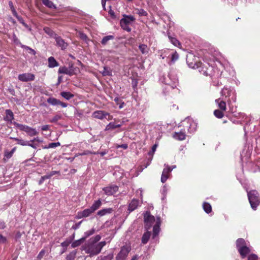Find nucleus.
Instances as JSON below:
<instances>
[{
    "label": "nucleus",
    "instance_id": "obj_8",
    "mask_svg": "<svg viewBox=\"0 0 260 260\" xmlns=\"http://www.w3.org/2000/svg\"><path fill=\"white\" fill-rule=\"evenodd\" d=\"M131 251V248L124 246L121 247L120 252L116 257V260H125Z\"/></svg>",
    "mask_w": 260,
    "mask_h": 260
},
{
    "label": "nucleus",
    "instance_id": "obj_1",
    "mask_svg": "<svg viewBox=\"0 0 260 260\" xmlns=\"http://www.w3.org/2000/svg\"><path fill=\"white\" fill-rule=\"evenodd\" d=\"M106 244V242L105 241H102L98 243L88 242L85 246L84 250L86 253L89 254V256L92 257L100 253L102 249Z\"/></svg>",
    "mask_w": 260,
    "mask_h": 260
},
{
    "label": "nucleus",
    "instance_id": "obj_58",
    "mask_svg": "<svg viewBox=\"0 0 260 260\" xmlns=\"http://www.w3.org/2000/svg\"><path fill=\"white\" fill-rule=\"evenodd\" d=\"M59 174V172L56 171H52L48 173L50 178L55 174Z\"/></svg>",
    "mask_w": 260,
    "mask_h": 260
},
{
    "label": "nucleus",
    "instance_id": "obj_13",
    "mask_svg": "<svg viewBox=\"0 0 260 260\" xmlns=\"http://www.w3.org/2000/svg\"><path fill=\"white\" fill-rule=\"evenodd\" d=\"M92 116L94 118L99 119H103L104 118H106L107 116H109L110 117V114L104 111L98 110L94 112L92 114Z\"/></svg>",
    "mask_w": 260,
    "mask_h": 260
},
{
    "label": "nucleus",
    "instance_id": "obj_2",
    "mask_svg": "<svg viewBox=\"0 0 260 260\" xmlns=\"http://www.w3.org/2000/svg\"><path fill=\"white\" fill-rule=\"evenodd\" d=\"M192 57L193 56L192 54L187 56L186 61L188 66L192 69H199V72L205 76L210 75V74L209 73V69H208L206 66L203 64L202 62L197 61L193 62L190 61Z\"/></svg>",
    "mask_w": 260,
    "mask_h": 260
},
{
    "label": "nucleus",
    "instance_id": "obj_19",
    "mask_svg": "<svg viewBox=\"0 0 260 260\" xmlns=\"http://www.w3.org/2000/svg\"><path fill=\"white\" fill-rule=\"evenodd\" d=\"M6 116L4 117V120L6 121L12 122V120L14 119V114L12 110L10 109H7L5 111Z\"/></svg>",
    "mask_w": 260,
    "mask_h": 260
},
{
    "label": "nucleus",
    "instance_id": "obj_5",
    "mask_svg": "<svg viewBox=\"0 0 260 260\" xmlns=\"http://www.w3.org/2000/svg\"><path fill=\"white\" fill-rule=\"evenodd\" d=\"M15 125L21 131L25 132L30 136H36L38 134L37 131L30 127H29L25 125H23L17 122H14Z\"/></svg>",
    "mask_w": 260,
    "mask_h": 260
},
{
    "label": "nucleus",
    "instance_id": "obj_61",
    "mask_svg": "<svg viewBox=\"0 0 260 260\" xmlns=\"http://www.w3.org/2000/svg\"><path fill=\"white\" fill-rule=\"evenodd\" d=\"M6 228V224L3 220H0V229H4Z\"/></svg>",
    "mask_w": 260,
    "mask_h": 260
},
{
    "label": "nucleus",
    "instance_id": "obj_3",
    "mask_svg": "<svg viewBox=\"0 0 260 260\" xmlns=\"http://www.w3.org/2000/svg\"><path fill=\"white\" fill-rule=\"evenodd\" d=\"M247 195L251 208L254 210H256L260 204L258 192L256 190H252L248 192Z\"/></svg>",
    "mask_w": 260,
    "mask_h": 260
},
{
    "label": "nucleus",
    "instance_id": "obj_35",
    "mask_svg": "<svg viewBox=\"0 0 260 260\" xmlns=\"http://www.w3.org/2000/svg\"><path fill=\"white\" fill-rule=\"evenodd\" d=\"M85 241V238H81L79 240L74 241L71 245L72 248H75L80 245Z\"/></svg>",
    "mask_w": 260,
    "mask_h": 260
},
{
    "label": "nucleus",
    "instance_id": "obj_44",
    "mask_svg": "<svg viewBox=\"0 0 260 260\" xmlns=\"http://www.w3.org/2000/svg\"><path fill=\"white\" fill-rule=\"evenodd\" d=\"M101 237L100 235H96L94 237L91 238L89 241V242L93 243H97V242L100 241L101 239Z\"/></svg>",
    "mask_w": 260,
    "mask_h": 260
},
{
    "label": "nucleus",
    "instance_id": "obj_30",
    "mask_svg": "<svg viewBox=\"0 0 260 260\" xmlns=\"http://www.w3.org/2000/svg\"><path fill=\"white\" fill-rule=\"evenodd\" d=\"M11 139H13L17 142V143L18 144H19L22 146H27V144H28L27 141H24L22 139L18 138H13L11 137Z\"/></svg>",
    "mask_w": 260,
    "mask_h": 260
},
{
    "label": "nucleus",
    "instance_id": "obj_26",
    "mask_svg": "<svg viewBox=\"0 0 260 260\" xmlns=\"http://www.w3.org/2000/svg\"><path fill=\"white\" fill-rule=\"evenodd\" d=\"M150 236H151V233L150 232H145L142 236V243L143 244H146L148 242V241L150 237Z\"/></svg>",
    "mask_w": 260,
    "mask_h": 260
},
{
    "label": "nucleus",
    "instance_id": "obj_41",
    "mask_svg": "<svg viewBox=\"0 0 260 260\" xmlns=\"http://www.w3.org/2000/svg\"><path fill=\"white\" fill-rule=\"evenodd\" d=\"M60 145V144L59 142L50 143L48 144V146H45V147H44V149L55 148L57 146H59Z\"/></svg>",
    "mask_w": 260,
    "mask_h": 260
},
{
    "label": "nucleus",
    "instance_id": "obj_29",
    "mask_svg": "<svg viewBox=\"0 0 260 260\" xmlns=\"http://www.w3.org/2000/svg\"><path fill=\"white\" fill-rule=\"evenodd\" d=\"M121 126V124H115L114 123L110 122L106 126L105 131L113 129L116 128L120 127Z\"/></svg>",
    "mask_w": 260,
    "mask_h": 260
},
{
    "label": "nucleus",
    "instance_id": "obj_33",
    "mask_svg": "<svg viewBox=\"0 0 260 260\" xmlns=\"http://www.w3.org/2000/svg\"><path fill=\"white\" fill-rule=\"evenodd\" d=\"M112 211L111 208H107L101 210L98 212V215L102 216L106 215L107 213H110Z\"/></svg>",
    "mask_w": 260,
    "mask_h": 260
},
{
    "label": "nucleus",
    "instance_id": "obj_21",
    "mask_svg": "<svg viewBox=\"0 0 260 260\" xmlns=\"http://www.w3.org/2000/svg\"><path fill=\"white\" fill-rule=\"evenodd\" d=\"M48 67L50 68H53L59 66L58 62L56 60L54 57L51 56L48 58Z\"/></svg>",
    "mask_w": 260,
    "mask_h": 260
},
{
    "label": "nucleus",
    "instance_id": "obj_11",
    "mask_svg": "<svg viewBox=\"0 0 260 260\" xmlns=\"http://www.w3.org/2000/svg\"><path fill=\"white\" fill-rule=\"evenodd\" d=\"M18 79L22 82L33 81L35 79V75L31 73H24L19 75Z\"/></svg>",
    "mask_w": 260,
    "mask_h": 260
},
{
    "label": "nucleus",
    "instance_id": "obj_16",
    "mask_svg": "<svg viewBox=\"0 0 260 260\" xmlns=\"http://www.w3.org/2000/svg\"><path fill=\"white\" fill-rule=\"evenodd\" d=\"M173 137L178 140L182 141L185 139V129H181L179 132H175L173 135Z\"/></svg>",
    "mask_w": 260,
    "mask_h": 260
},
{
    "label": "nucleus",
    "instance_id": "obj_59",
    "mask_svg": "<svg viewBox=\"0 0 260 260\" xmlns=\"http://www.w3.org/2000/svg\"><path fill=\"white\" fill-rule=\"evenodd\" d=\"M44 254H45V250H41L38 255V258L39 259H41V258H42L43 257Z\"/></svg>",
    "mask_w": 260,
    "mask_h": 260
},
{
    "label": "nucleus",
    "instance_id": "obj_46",
    "mask_svg": "<svg viewBox=\"0 0 260 260\" xmlns=\"http://www.w3.org/2000/svg\"><path fill=\"white\" fill-rule=\"evenodd\" d=\"M179 58V55L177 52H174L171 55V62H174Z\"/></svg>",
    "mask_w": 260,
    "mask_h": 260
},
{
    "label": "nucleus",
    "instance_id": "obj_25",
    "mask_svg": "<svg viewBox=\"0 0 260 260\" xmlns=\"http://www.w3.org/2000/svg\"><path fill=\"white\" fill-rule=\"evenodd\" d=\"M44 30L46 34L54 39H55V38L57 36L55 32L48 27H45L44 28Z\"/></svg>",
    "mask_w": 260,
    "mask_h": 260
},
{
    "label": "nucleus",
    "instance_id": "obj_42",
    "mask_svg": "<svg viewBox=\"0 0 260 260\" xmlns=\"http://www.w3.org/2000/svg\"><path fill=\"white\" fill-rule=\"evenodd\" d=\"M214 114L218 118H221L224 116L222 111L219 110H215L214 111Z\"/></svg>",
    "mask_w": 260,
    "mask_h": 260
},
{
    "label": "nucleus",
    "instance_id": "obj_17",
    "mask_svg": "<svg viewBox=\"0 0 260 260\" xmlns=\"http://www.w3.org/2000/svg\"><path fill=\"white\" fill-rule=\"evenodd\" d=\"M139 204V201L138 200L133 199L129 204L128 210L129 212H132L138 208Z\"/></svg>",
    "mask_w": 260,
    "mask_h": 260
},
{
    "label": "nucleus",
    "instance_id": "obj_60",
    "mask_svg": "<svg viewBox=\"0 0 260 260\" xmlns=\"http://www.w3.org/2000/svg\"><path fill=\"white\" fill-rule=\"evenodd\" d=\"M28 144H27V146H30L31 147L36 149L37 148V145L33 143V142L27 141Z\"/></svg>",
    "mask_w": 260,
    "mask_h": 260
},
{
    "label": "nucleus",
    "instance_id": "obj_57",
    "mask_svg": "<svg viewBox=\"0 0 260 260\" xmlns=\"http://www.w3.org/2000/svg\"><path fill=\"white\" fill-rule=\"evenodd\" d=\"M157 145L154 144L152 147V151L149 152V155H152L156 150Z\"/></svg>",
    "mask_w": 260,
    "mask_h": 260
},
{
    "label": "nucleus",
    "instance_id": "obj_36",
    "mask_svg": "<svg viewBox=\"0 0 260 260\" xmlns=\"http://www.w3.org/2000/svg\"><path fill=\"white\" fill-rule=\"evenodd\" d=\"M139 48L142 54H146L148 53L149 49L147 46L145 44L140 45L139 46Z\"/></svg>",
    "mask_w": 260,
    "mask_h": 260
},
{
    "label": "nucleus",
    "instance_id": "obj_10",
    "mask_svg": "<svg viewBox=\"0 0 260 260\" xmlns=\"http://www.w3.org/2000/svg\"><path fill=\"white\" fill-rule=\"evenodd\" d=\"M54 39L56 42V45L58 47H60L62 50L67 49L68 46V44L65 41L61 38V37L57 35Z\"/></svg>",
    "mask_w": 260,
    "mask_h": 260
},
{
    "label": "nucleus",
    "instance_id": "obj_9",
    "mask_svg": "<svg viewBox=\"0 0 260 260\" xmlns=\"http://www.w3.org/2000/svg\"><path fill=\"white\" fill-rule=\"evenodd\" d=\"M165 168L164 169L161 176V182L165 183L169 177L170 173L172 171V169L167 165L165 164Z\"/></svg>",
    "mask_w": 260,
    "mask_h": 260
},
{
    "label": "nucleus",
    "instance_id": "obj_49",
    "mask_svg": "<svg viewBox=\"0 0 260 260\" xmlns=\"http://www.w3.org/2000/svg\"><path fill=\"white\" fill-rule=\"evenodd\" d=\"M61 118V115H56L50 121L51 122L55 123L58 120H60Z\"/></svg>",
    "mask_w": 260,
    "mask_h": 260
},
{
    "label": "nucleus",
    "instance_id": "obj_23",
    "mask_svg": "<svg viewBox=\"0 0 260 260\" xmlns=\"http://www.w3.org/2000/svg\"><path fill=\"white\" fill-rule=\"evenodd\" d=\"M42 2L45 6L50 9H56V7L53 3L50 0H42Z\"/></svg>",
    "mask_w": 260,
    "mask_h": 260
},
{
    "label": "nucleus",
    "instance_id": "obj_22",
    "mask_svg": "<svg viewBox=\"0 0 260 260\" xmlns=\"http://www.w3.org/2000/svg\"><path fill=\"white\" fill-rule=\"evenodd\" d=\"M215 102L218 104V107L221 111L226 110V103L224 101H221L220 99H218L215 100Z\"/></svg>",
    "mask_w": 260,
    "mask_h": 260
},
{
    "label": "nucleus",
    "instance_id": "obj_37",
    "mask_svg": "<svg viewBox=\"0 0 260 260\" xmlns=\"http://www.w3.org/2000/svg\"><path fill=\"white\" fill-rule=\"evenodd\" d=\"M231 90L226 87H224L222 89L221 91V94L222 96H225V97L230 96L231 93Z\"/></svg>",
    "mask_w": 260,
    "mask_h": 260
},
{
    "label": "nucleus",
    "instance_id": "obj_54",
    "mask_svg": "<svg viewBox=\"0 0 260 260\" xmlns=\"http://www.w3.org/2000/svg\"><path fill=\"white\" fill-rule=\"evenodd\" d=\"M107 153H108V151L104 150V151L100 152H99L98 151V152H93V154H100L101 156H104L105 154H106Z\"/></svg>",
    "mask_w": 260,
    "mask_h": 260
},
{
    "label": "nucleus",
    "instance_id": "obj_15",
    "mask_svg": "<svg viewBox=\"0 0 260 260\" xmlns=\"http://www.w3.org/2000/svg\"><path fill=\"white\" fill-rule=\"evenodd\" d=\"M160 217L157 218L156 224L154 225L153 229V238L154 239L159 234L160 231Z\"/></svg>",
    "mask_w": 260,
    "mask_h": 260
},
{
    "label": "nucleus",
    "instance_id": "obj_64",
    "mask_svg": "<svg viewBox=\"0 0 260 260\" xmlns=\"http://www.w3.org/2000/svg\"><path fill=\"white\" fill-rule=\"evenodd\" d=\"M81 223V221H80L78 223H76L75 225L72 226V229H75V230L77 229V228H79Z\"/></svg>",
    "mask_w": 260,
    "mask_h": 260
},
{
    "label": "nucleus",
    "instance_id": "obj_28",
    "mask_svg": "<svg viewBox=\"0 0 260 260\" xmlns=\"http://www.w3.org/2000/svg\"><path fill=\"white\" fill-rule=\"evenodd\" d=\"M203 207L204 210L208 214L210 213L212 211V207L211 205L207 203L204 202L203 204Z\"/></svg>",
    "mask_w": 260,
    "mask_h": 260
},
{
    "label": "nucleus",
    "instance_id": "obj_47",
    "mask_svg": "<svg viewBox=\"0 0 260 260\" xmlns=\"http://www.w3.org/2000/svg\"><path fill=\"white\" fill-rule=\"evenodd\" d=\"M16 148H14L11 151H6L5 153V156L7 158H10L12 157L13 153L15 151Z\"/></svg>",
    "mask_w": 260,
    "mask_h": 260
},
{
    "label": "nucleus",
    "instance_id": "obj_14",
    "mask_svg": "<svg viewBox=\"0 0 260 260\" xmlns=\"http://www.w3.org/2000/svg\"><path fill=\"white\" fill-rule=\"evenodd\" d=\"M59 74H64L66 75H68L69 76H72L74 74V69H69V68L66 67H60L58 71Z\"/></svg>",
    "mask_w": 260,
    "mask_h": 260
},
{
    "label": "nucleus",
    "instance_id": "obj_53",
    "mask_svg": "<svg viewBox=\"0 0 260 260\" xmlns=\"http://www.w3.org/2000/svg\"><path fill=\"white\" fill-rule=\"evenodd\" d=\"M258 257L255 254H251L248 257V260H257Z\"/></svg>",
    "mask_w": 260,
    "mask_h": 260
},
{
    "label": "nucleus",
    "instance_id": "obj_18",
    "mask_svg": "<svg viewBox=\"0 0 260 260\" xmlns=\"http://www.w3.org/2000/svg\"><path fill=\"white\" fill-rule=\"evenodd\" d=\"M93 211L91 210V209L88 208L84 210L83 211L79 212L78 214V217L79 218H81L83 217H86L89 216Z\"/></svg>",
    "mask_w": 260,
    "mask_h": 260
},
{
    "label": "nucleus",
    "instance_id": "obj_38",
    "mask_svg": "<svg viewBox=\"0 0 260 260\" xmlns=\"http://www.w3.org/2000/svg\"><path fill=\"white\" fill-rule=\"evenodd\" d=\"M101 205V202L100 200L94 202L92 206L90 207L91 210L94 212L97 210Z\"/></svg>",
    "mask_w": 260,
    "mask_h": 260
},
{
    "label": "nucleus",
    "instance_id": "obj_55",
    "mask_svg": "<svg viewBox=\"0 0 260 260\" xmlns=\"http://www.w3.org/2000/svg\"><path fill=\"white\" fill-rule=\"evenodd\" d=\"M13 41L16 44H18L20 43L19 40L18 39V38L15 34H13Z\"/></svg>",
    "mask_w": 260,
    "mask_h": 260
},
{
    "label": "nucleus",
    "instance_id": "obj_56",
    "mask_svg": "<svg viewBox=\"0 0 260 260\" xmlns=\"http://www.w3.org/2000/svg\"><path fill=\"white\" fill-rule=\"evenodd\" d=\"M128 147V146L126 144H122V145H118L117 146H116V148H122L124 149H127Z\"/></svg>",
    "mask_w": 260,
    "mask_h": 260
},
{
    "label": "nucleus",
    "instance_id": "obj_20",
    "mask_svg": "<svg viewBox=\"0 0 260 260\" xmlns=\"http://www.w3.org/2000/svg\"><path fill=\"white\" fill-rule=\"evenodd\" d=\"M238 251L243 258H245L250 252V249L247 246L242 248H240V249H238Z\"/></svg>",
    "mask_w": 260,
    "mask_h": 260
},
{
    "label": "nucleus",
    "instance_id": "obj_39",
    "mask_svg": "<svg viewBox=\"0 0 260 260\" xmlns=\"http://www.w3.org/2000/svg\"><path fill=\"white\" fill-rule=\"evenodd\" d=\"M169 38L170 42L175 46H179L180 45L179 41L175 38H173L169 36Z\"/></svg>",
    "mask_w": 260,
    "mask_h": 260
},
{
    "label": "nucleus",
    "instance_id": "obj_27",
    "mask_svg": "<svg viewBox=\"0 0 260 260\" xmlns=\"http://www.w3.org/2000/svg\"><path fill=\"white\" fill-rule=\"evenodd\" d=\"M60 95L62 97H63L67 100H69L74 96V95L73 94L71 93L70 92L66 91H62L60 92Z\"/></svg>",
    "mask_w": 260,
    "mask_h": 260
},
{
    "label": "nucleus",
    "instance_id": "obj_32",
    "mask_svg": "<svg viewBox=\"0 0 260 260\" xmlns=\"http://www.w3.org/2000/svg\"><path fill=\"white\" fill-rule=\"evenodd\" d=\"M114 36H112V35H109V36H105L104 37L102 40L101 41V43L102 45H105L107 44V43H108V42L111 40H113L114 39Z\"/></svg>",
    "mask_w": 260,
    "mask_h": 260
},
{
    "label": "nucleus",
    "instance_id": "obj_34",
    "mask_svg": "<svg viewBox=\"0 0 260 260\" xmlns=\"http://www.w3.org/2000/svg\"><path fill=\"white\" fill-rule=\"evenodd\" d=\"M77 254V250H74L71 251L66 257L67 260H74Z\"/></svg>",
    "mask_w": 260,
    "mask_h": 260
},
{
    "label": "nucleus",
    "instance_id": "obj_51",
    "mask_svg": "<svg viewBox=\"0 0 260 260\" xmlns=\"http://www.w3.org/2000/svg\"><path fill=\"white\" fill-rule=\"evenodd\" d=\"M71 243V240H66L61 243V246L63 247L67 248V247L69 245V244Z\"/></svg>",
    "mask_w": 260,
    "mask_h": 260
},
{
    "label": "nucleus",
    "instance_id": "obj_7",
    "mask_svg": "<svg viewBox=\"0 0 260 260\" xmlns=\"http://www.w3.org/2000/svg\"><path fill=\"white\" fill-rule=\"evenodd\" d=\"M168 77L170 80V82L167 83V84L172 89L177 88L179 84L178 78L177 75L173 73H170L168 75Z\"/></svg>",
    "mask_w": 260,
    "mask_h": 260
},
{
    "label": "nucleus",
    "instance_id": "obj_62",
    "mask_svg": "<svg viewBox=\"0 0 260 260\" xmlns=\"http://www.w3.org/2000/svg\"><path fill=\"white\" fill-rule=\"evenodd\" d=\"M137 84L138 82L136 80H133L132 84L134 88H136V87L137 86Z\"/></svg>",
    "mask_w": 260,
    "mask_h": 260
},
{
    "label": "nucleus",
    "instance_id": "obj_45",
    "mask_svg": "<svg viewBox=\"0 0 260 260\" xmlns=\"http://www.w3.org/2000/svg\"><path fill=\"white\" fill-rule=\"evenodd\" d=\"M114 101L116 103L117 105H119V108L121 109L123 107L124 103L122 102L119 98L116 97L114 99Z\"/></svg>",
    "mask_w": 260,
    "mask_h": 260
},
{
    "label": "nucleus",
    "instance_id": "obj_48",
    "mask_svg": "<svg viewBox=\"0 0 260 260\" xmlns=\"http://www.w3.org/2000/svg\"><path fill=\"white\" fill-rule=\"evenodd\" d=\"M137 14L140 16H146L148 14L147 12L143 9H140L137 10Z\"/></svg>",
    "mask_w": 260,
    "mask_h": 260
},
{
    "label": "nucleus",
    "instance_id": "obj_63",
    "mask_svg": "<svg viewBox=\"0 0 260 260\" xmlns=\"http://www.w3.org/2000/svg\"><path fill=\"white\" fill-rule=\"evenodd\" d=\"M12 13L14 16L17 18L18 19H19V16H18L17 13L15 9L12 10Z\"/></svg>",
    "mask_w": 260,
    "mask_h": 260
},
{
    "label": "nucleus",
    "instance_id": "obj_40",
    "mask_svg": "<svg viewBox=\"0 0 260 260\" xmlns=\"http://www.w3.org/2000/svg\"><path fill=\"white\" fill-rule=\"evenodd\" d=\"M78 35L81 39L85 41L86 43H88V41H89V39L88 38V37L86 34L82 32V31H79Z\"/></svg>",
    "mask_w": 260,
    "mask_h": 260
},
{
    "label": "nucleus",
    "instance_id": "obj_24",
    "mask_svg": "<svg viewBox=\"0 0 260 260\" xmlns=\"http://www.w3.org/2000/svg\"><path fill=\"white\" fill-rule=\"evenodd\" d=\"M246 246V242L243 238H239L236 241V247L237 249Z\"/></svg>",
    "mask_w": 260,
    "mask_h": 260
},
{
    "label": "nucleus",
    "instance_id": "obj_43",
    "mask_svg": "<svg viewBox=\"0 0 260 260\" xmlns=\"http://www.w3.org/2000/svg\"><path fill=\"white\" fill-rule=\"evenodd\" d=\"M94 232H95V229L93 228L91 229V230H90L89 231H86V232H85L84 236L83 237V238H85V240L87 237H88L90 236L93 234L94 233Z\"/></svg>",
    "mask_w": 260,
    "mask_h": 260
},
{
    "label": "nucleus",
    "instance_id": "obj_31",
    "mask_svg": "<svg viewBox=\"0 0 260 260\" xmlns=\"http://www.w3.org/2000/svg\"><path fill=\"white\" fill-rule=\"evenodd\" d=\"M47 102L48 103L53 106L58 105L59 103V100L54 98H48Z\"/></svg>",
    "mask_w": 260,
    "mask_h": 260
},
{
    "label": "nucleus",
    "instance_id": "obj_6",
    "mask_svg": "<svg viewBox=\"0 0 260 260\" xmlns=\"http://www.w3.org/2000/svg\"><path fill=\"white\" fill-rule=\"evenodd\" d=\"M155 221V218L149 212H146L144 214L145 228L148 230L150 229L152 224Z\"/></svg>",
    "mask_w": 260,
    "mask_h": 260
},
{
    "label": "nucleus",
    "instance_id": "obj_12",
    "mask_svg": "<svg viewBox=\"0 0 260 260\" xmlns=\"http://www.w3.org/2000/svg\"><path fill=\"white\" fill-rule=\"evenodd\" d=\"M103 190L107 196H111L115 193L118 190V187L115 185H112L104 187Z\"/></svg>",
    "mask_w": 260,
    "mask_h": 260
},
{
    "label": "nucleus",
    "instance_id": "obj_52",
    "mask_svg": "<svg viewBox=\"0 0 260 260\" xmlns=\"http://www.w3.org/2000/svg\"><path fill=\"white\" fill-rule=\"evenodd\" d=\"M22 47L25 48V49H26L27 50H29V53L32 54L33 55H35L36 54V51L34 49L29 48V47L26 46H23Z\"/></svg>",
    "mask_w": 260,
    "mask_h": 260
},
{
    "label": "nucleus",
    "instance_id": "obj_50",
    "mask_svg": "<svg viewBox=\"0 0 260 260\" xmlns=\"http://www.w3.org/2000/svg\"><path fill=\"white\" fill-rule=\"evenodd\" d=\"M102 74L103 76H109L111 75V72L108 70V68L107 67H104V70L102 72Z\"/></svg>",
    "mask_w": 260,
    "mask_h": 260
},
{
    "label": "nucleus",
    "instance_id": "obj_4",
    "mask_svg": "<svg viewBox=\"0 0 260 260\" xmlns=\"http://www.w3.org/2000/svg\"><path fill=\"white\" fill-rule=\"evenodd\" d=\"M135 18L132 15H123V18L121 19L120 24L121 28L129 32L131 31V28L129 27V25L131 24L134 21H135Z\"/></svg>",
    "mask_w": 260,
    "mask_h": 260
}]
</instances>
